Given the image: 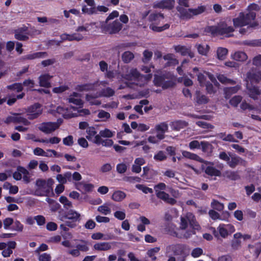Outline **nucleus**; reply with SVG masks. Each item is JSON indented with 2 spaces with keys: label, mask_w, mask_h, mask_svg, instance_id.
<instances>
[{
  "label": "nucleus",
  "mask_w": 261,
  "mask_h": 261,
  "mask_svg": "<svg viewBox=\"0 0 261 261\" xmlns=\"http://www.w3.org/2000/svg\"><path fill=\"white\" fill-rule=\"evenodd\" d=\"M169 229L166 230L167 232L173 236L180 238H188L195 233V230L200 229V226L196 221L195 216L191 213H187L186 215L180 217V223L178 232L174 231L175 226L170 224L168 226Z\"/></svg>",
  "instance_id": "f257e3e1"
},
{
  "label": "nucleus",
  "mask_w": 261,
  "mask_h": 261,
  "mask_svg": "<svg viewBox=\"0 0 261 261\" xmlns=\"http://www.w3.org/2000/svg\"><path fill=\"white\" fill-rule=\"evenodd\" d=\"M152 74L143 75L136 68L127 69L126 73L122 74V79L126 81L123 84L119 87V89H122L126 87L134 88L135 86L143 87L147 85L152 78Z\"/></svg>",
  "instance_id": "f03ea898"
},
{
  "label": "nucleus",
  "mask_w": 261,
  "mask_h": 261,
  "mask_svg": "<svg viewBox=\"0 0 261 261\" xmlns=\"http://www.w3.org/2000/svg\"><path fill=\"white\" fill-rule=\"evenodd\" d=\"M259 10L257 5L252 4L248 7L246 13H240L238 17L233 19V24L235 27H242L248 25V28L253 27L256 25L252 22L256 17L255 11Z\"/></svg>",
  "instance_id": "7ed1b4c3"
},
{
  "label": "nucleus",
  "mask_w": 261,
  "mask_h": 261,
  "mask_svg": "<svg viewBox=\"0 0 261 261\" xmlns=\"http://www.w3.org/2000/svg\"><path fill=\"white\" fill-rule=\"evenodd\" d=\"M54 181L51 178L47 180L39 178L35 184L34 190L33 193L38 196H47L53 192V185Z\"/></svg>",
  "instance_id": "20e7f679"
},
{
  "label": "nucleus",
  "mask_w": 261,
  "mask_h": 261,
  "mask_svg": "<svg viewBox=\"0 0 261 261\" xmlns=\"http://www.w3.org/2000/svg\"><path fill=\"white\" fill-rule=\"evenodd\" d=\"M261 80V74L259 72H251L247 73V88L249 96L253 99H256L257 96L261 94L260 90L257 87L252 85L254 83H256Z\"/></svg>",
  "instance_id": "39448f33"
},
{
  "label": "nucleus",
  "mask_w": 261,
  "mask_h": 261,
  "mask_svg": "<svg viewBox=\"0 0 261 261\" xmlns=\"http://www.w3.org/2000/svg\"><path fill=\"white\" fill-rule=\"evenodd\" d=\"M168 129V125L166 122H162L156 124L154 128L150 130V133H156V136H150L148 138V141L152 144H158L165 138V134Z\"/></svg>",
  "instance_id": "423d86ee"
},
{
  "label": "nucleus",
  "mask_w": 261,
  "mask_h": 261,
  "mask_svg": "<svg viewBox=\"0 0 261 261\" xmlns=\"http://www.w3.org/2000/svg\"><path fill=\"white\" fill-rule=\"evenodd\" d=\"M164 18V15L162 13H153L149 16V20L150 21L154 22L149 25V28L153 31L160 32L166 30L170 27V24L166 23L162 27L157 25L158 22L163 20Z\"/></svg>",
  "instance_id": "0eeeda50"
},
{
  "label": "nucleus",
  "mask_w": 261,
  "mask_h": 261,
  "mask_svg": "<svg viewBox=\"0 0 261 261\" xmlns=\"http://www.w3.org/2000/svg\"><path fill=\"white\" fill-rule=\"evenodd\" d=\"M153 82L155 85L162 87L163 89H167L174 85L172 81V75L169 73L162 75L155 74Z\"/></svg>",
  "instance_id": "6e6552de"
},
{
  "label": "nucleus",
  "mask_w": 261,
  "mask_h": 261,
  "mask_svg": "<svg viewBox=\"0 0 261 261\" xmlns=\"http://www.w3.org/2000/svg\"><path fill=\"white\" fill-rule=\"evenodd\" d=\"M235 230L234 226L231 224H220L217 228V230L214 229L213 234L217 238L220 236L223 239H226Z\"/></svg>",
  "instance_id": "1a4fd4ad"
},
{
  "label": "nucleus",
  "mask_w": 261,
  "mask_h": 261,
  "mask_svg": "<svg viewBox=\"0 0 261 261\" xmlns=\"http://www.w3.org/2000/svg\"><path fill=\"white\" fill-rule=\"evenodd\" d=\"M211 31L217 35H223L229 37L231 36V33L234 31V29L231 26H228L227 24L222 23L217 27H212Z\"/></svg>",
  "instance_id": "9d476101"
},
{
  "label": "nucleus",
  "mask_w": 261,
  "mask_h": 261,
  "mask_svg": "<svg viewBox=\"0 0 261 261\" xmlns=\"http://www.w3.org/2000/svg\"><path fill=\"white\" fill-rule=\"evenodd\" d=\"M177 11L182 18H190L193 15H197L203 13L205 10L204 6H201L195 9H185L180 7H177Z\"/></svg>",
  "instance_id": "9b49d317"
},
{
  "label": "nucleus",
  "mask_w": 261,
  "mask_h": 261,
  "mask_svg": "<svg viewBox=\"0 0 261 261\" xmlns=\"http://www.w3.org/2000/svg\"><path fill=\"white\" fill-rule=\"evenodd\" d=\"M187 247L182 244H172L166 247V253H172L174 255H185L187 253Z\"/></svg>",
  "instance_id": "f8f14e48"
},
{
  "label": "nucleus",
  "mask_w": 261,
  "mask_h": 261,
  "mask_svg": "<svg viewBox=\"0 0 261 261\" xmlns=\"http://www.w3.org/2000/svg\"><path fill=\"white\" fill-rule=\"evenodd\" d=\"M60 123L58 122H46L40 124L38 128L42 132L49 134H51L60 126Z\"/></svg>",
  "instance_id": "ddd939ff"
},
{
  "label": "nucleus",
  "mask_w": 261,
  "mask_h": 261,
  "mask_svg": "<svg viewBox=\"0 0 261 261\" xmlns=\"http://www.w3.org/2000/svg\"><path fill=\"white\" fill-rule=\"evenodd\" d=\"M205 166L202 165V168L204 172L208 175L211 176H220L221 172L220 170L215 168L214 166V164L213 162L204 161L203 162Z\"/></svg>",
  "instance_id": "4468645a"
},
{
  "label": "nucleus",
  "mask_w": 261,
  "mask_h": 261,
  "mask_svg": "<svg viewBox=\"0 0 261 261\" xmlns=\"http://www.w3.org/2000/svg\"><path fill=\"white\" fill-rule=\"evenodd\" d=\"M25 112L29 119H34L42 114V109L40 104L35 103L30 106Z\"/></svg>",
  "instance_id": "2eb2a0df"
},
{
  "label": "nucleus",
  "mask_w": 261,
  "mask_h": 261,
  "mask_svg": "<svg viewBox=\"0 0 261 261\" xmlns=\"http://www.w3.org/2000/svg\"><path fill=\"white\" fill-rule=\"evenodd\" d=\"M32 174L27 169L21 167H17V180H22L25 183L31 181V177Z\"/></svg>",
  "instance_id": "dca6fc26"
},
{
  "label": "nucleus",
  "mask_w": 261,
  "mask_h": 261,
  "mask_svg": "<svg viewBox=\"0 0 261 261\" xmlns=\"http://www.w3.org/2000/svg\"><path fill=\"white\" fill-rule=\"evenodd\" d=\"M115 135V132H113L108 128H105L99 132L98 135L95 136L94 143L99 144L101 142V137L111 138Z\"/></svg>",
  "instance_id": "f3484780"
},
{
  "label": "nucleus",
  "mask_w": 261,
  "mask_h": 261,
  "mask_svg": "<svg viewBox=\"0 0 261 261\" xmlns=\"http://www.w3.org/2000/svg\"><path fill=\"white\" fill-rule=\"evenodd\" d=\"M60 38L61 39V41L60 42H62L64 41H80L82 40L84 36L82 34L78 33H74L71 34H63L60 36Z\"/></svg>",
  "instance_id": "a211bd4d"
},
{
  "label": "nucleus",
  "mask_w": 261,
  "mask_h": 261,
  "mask_svg": "<svg viewBox=\"0 0 261 261\" xmlns=\"http://www.w3.org/2000/svg\"><path fill=\"white\" fill-rule=\"evenodd\" d=\"M175 5L174 0H162L153 4V7L160 9H171Z\"/></svg>",
  "instance_id": "6ab92c4d"
},
{
  "label": "nucleus",
  "mask_w": 261,
  "mask_h": 261,
  "mask_svg": "<svg viewBox=\"0 0 261 261\" xmlns=\"http://www.w3.org/2000/svg\"><path fill=\"white\" fill-rule=\"evenodd\" d=\"M21 114L17 112V131L24 132L27 129V126L29 125V122L21 116Z\"/></svg>",
  "instance_id": "aec40b11"
},
{
  "label": "nucleus",
  "mask_w": 261,
  "mask_h": 261,
  "mask_svg": "<svg viewBox=\"0 0 261 261\" xmlns=\"http://www.w3.org/2000/svg\"><path fill=\"white\" fill-rule=\"evenodd\" d=\"M208 214L210 217L214 220H220L227 221L229 217V213L226 211L223 213V217H221L218 212L213 210L209 211Z\"/></svg>",
  "instance_id": "412c9836"
},
{
  "label": "nucleus",
  "mask_w": 261,
  "mask_h": 261,
  "mask_svg": "<svg viewBox=\"0 0 261 261\" xmlns=\"http://www.w3.org/2000/svg\"><path fill=\"white\" fill-rule=\"evenodd\" d=\"M156 196L158 198L162 199L164 202L171 205H173L176 202L175 199L170 197L169 195L165 193L164 191L158 192V193H156Z\"/></svg>",
  "instance_id": "4be33fe9"
},
{
  "label": "nucleus",
  "mask_w": 261,
  "mask_h": 261,
  "mask_svg": "<svg viewBox=\"0 0 261 261\" xmlns=\"http://www.w3.org/2000/svg\"><path fill=\"white\" fill-rule=\"evenodd\" d=\"M52 76L48 73H44L41 74L39 77V85L41 87L48 88L50 87V80Z\"/></svg>",
  "instance_id": "5701e85b"
},
{
  "label": "nucleus",
  "mask_w": 261,
  "mask_h": 261,
  "mask_svg": "<svg viewBox=\"0 0 261 261\" xmlns=\"http://www.w3.org/2000/svg\"><path fill=\"white\" fill-rule=\"evenodd\" d=\"M75 188L82 192H90L93 190L94 186L91 184L80 182L75 185Z\"/></svg>",
  "instance_id": "b1692460"
},
{
  "label": "nucleus",
  "mask_w": 261,
  "mask_h": 261,
  "mask_svg": "<svg viewBox=\"0 0 261 261\" xmlns=\"http://www.w3.org/2000/svg\"><path fill=\"white\" fill-rule=\"evenodd\" d=\"M70 109H65L63 107L59 106L56 109L57 113L61 114L65 118H70L77 117V115L74 114L70 112Z\"/></svg>",
  "instance_id": "393cba45"
},
{
  "label": "nucleus",
  "mask_w": 261,
  "mask_h": 261,
  "mask_svg": "<svg viewBox=\"0 0 261 261\" xmlns=\"http://www.w3.org/2000/svg\"><path fill=\"white\" fill-rule=\"evenodd\" d=\"M68 101L70 103H72L79 106H82L83 103L81 99V95L76 92H73L71 94L68 98Z\"/></svg>",
  "instance_id": "a878e982"
},
{
  "label": "nucleus",
  "mask_w": 261,
  "mask_h": 261,
  "mask_svg": "<svg viewBox=\"0 0 261 261\" xmlns=\"http://www.w3.org/2000/svg\"><path fill=\"white\" fill-rule=\"evenodd\" d=\"M28 27L22 26L17 29V40H25L28 39Z\"/></svg>",
  "instance_id": "bb28decb"
},
{
  "label": "nucleus",
  "mask_w": 261,
  "mask_h": 261,
  "mask_svg": "<svg viewBox=\"0 0 261 261\" xmlns=\"http://www.w3.org/2000/svg\"><path fill=\"white\" fill-rule=\"evenodd\" d=\"M113 205L111 202H106L97 207V211L104 215H108L111 213V206Z\"/></svg>",
  "instance_id": "cd10ccee"
},
{
  "label": "nucleus",
  "mask_w": 261,
  "mask_h": 261,
  "mask_svg": "<svg viewBox=\"0 0 261 261\" xmlns=\"http://www.w3.org/2000/svg\"><path fill=\"white\" fill-rule=\"evenodd\" d=\"M121 28L122 24L118 20H116L108 24L107 30L110 33H116L118 32Z\"/></svg>",
  "instance_id": "c85d7f7f"
},
{
  "label": "nucleus",
  "mask_w": 261,
  "mask_h": 261,
  "mask_svg": "<svg viewBox=\"0 0 261 261\" xmlns=\"http://www.w3.org/2000/svg\"><path fill=\"white\" fill-rule=\"evenodd\" d=\"M111 244L105 242L97 243L93 246L94 249L97 251H107L111 249Z\"/></svg>",
  "instance_id": "c756f323"
},
{
  "label": "nucleus",
  "mask_w": 261,
  "mask_h": 261,
  "mask_svg": "<svg viewBox=\"0 0 261 261\" xmlns=\"http://www.w3.org/2000/svg\"><path fill=\"white\" fill-rule=\"evenodd\" d=\"M245 161L242 159L240 157L237 155L230 156L229 160L227 162V164L231 168H234L240 164H243Z\"/></svg>",
  "instance_id": "7c9ffc66"
},
{
  "label": "nucleus",
  "mask_w": 261,
  "mask_h": 261,
  "mask_svg": "<svg viewBox=\"0 0 261 261\" xmlns=\"http://www.w3.org/2000/svg\"><path fill=\"white\" fill-rule=\"evenodd\" d=\"M181 153L182 156L186 158L195 160L200 163L204 162V160L196 154L186 150L181 151Z\"/></svg>",
  "instance_id": "2f4dec72"
},
{
  "label": "nucleus",
  "mask_w": 261,
  "mask_h": 261,
  "mask_svg": "<svg viewBox=\"0 0 261 261\" xmlns=\"http://www.w3.org/2000/svg\"><path fill=\"white\" fill-rule=\"evenodd\" d=\"M47 56L46 52H36L32 53L26 55L24 57L25 59L34 60L36 59L45 58Z\"/></svg>",
  "instance_id": "473e14b6"
},
{
  "label": "nucleus",
  "mask_w": 261,
  "mask_h": 261,
  "mask_svg": "<svg viewBox=\"0 0 261 261\" xmlns=\"http://www.w3.org/2000/svg\"><path fill=\"white\" fill-rule=\"evenodd\" d=\"M231 58L237 61L244 62L247 59L248 57L245 53L242 51H238L231 55Z\"/></svg>",
  "instance_id": "72a5a7b5"
},
{
  "label": "nucleus",
  "mask_w": 261,
  "mask_h": 261,
  "mask_svg": "<svg viewBox=\"0 0 261 261\" xmlns=\"http://www.w3.org/2000/svg\"><path fill=\"white\" fill-rule=\"evenodd\" d=\"M98 93H96L94 95L91 94H88L86 95V99L92 105H99L101 102L97 98L99 96H97Z\"/></svg>",
  "instance_id": "f704fd0d"
},
{
  "label": "nucleus",
  "mask_w": 261,
  "mask_h": 261,
  "mask_svg": "<svg viewBox=\"0 0 261 261\" xmlns=\"http://www.w3.org/2000/svg\"><path fill=\"white\" fill-rule=\"evenodd\" d=\"M126 197V194L121 191H116L112 195V199L115 201L119 202Z\"/></svg>",
  "instance_id": "c9c22d12"
},
{
  "label": "nucleus",
  "mask_w": 261,
  "mask_h": 261,
  "mask_svg": "<svg viewBox=\"0 0 261 261\" xmlns=\"http://www.w3.org/2000/svg\"><path fill=\"white\" fill-rule=\"evenodd\" d=\"M115 91L113 89L110 87L102 89L100 92H98L97 96L111 97L114 95Z\"/></svg>",
  "instance_id": "e433bc0d"
},
{
  "label": "nucleus",
  "mask_w": 261,
  "mask_h": 261,
  "mask_svg": "<svg viewBox=\"0 0 261 261\" xmlns=\"http://www.w3.org/2000/svg\"><path fill=\"white\" fill-rule=\"evenodd\" d=\"M86 138L90 141H93L94 143V139L95 136H96V131L94 127H89L87 128Z\"/></svg>",
  "instance_id": "4c0bfd02"
},
{
  "label": "nucleus",
  "mask_w": 261,
  "mask_h": 261,
  "mask_svg": "<svg viewBox=\"0 0 261 261\" xmlns=\"http://www.w3.org/2000/svg\"><path fill=\"white\" fill-rule=\"evenodd\" d=\"M114 207H113V210H116V211L114 213V217L120 220H123L125 218L126 214L125 211L124 210H116L117 206L114 205Z\"/></svg>",
  "instance_id": "58836bf2"
},
{
  "label": "nucleus",
  "mask_w": 261,
  "mask_h": 261,
  "mask_svg": "<svg viewBox=\"0 0 261 261\" xmlns=\"http://www.w3.org/2000/svg\"><path fill=\"white\" fill-rule=\"evenodd\" d=\"M95 24V23L91 22L86 23L84 25L79 26L76 29V33L81 34L82 32L89 31L90 30H91V28Z\"/></svg>",
  "instance_id": "ea45409f"
},
{
  "label": "nucleus",
  "mask_w": 261,
  "mask_h": 261,
  "mask_svg": "<svg viewBox=\"0 0 261 261\" xmlns=\"http://www.w3.org/2000/svg\"><path fill=\"white\" fill-rule=\"evenodd\" d=\"M97 117L101 121L106 122L111 118V115L109 113L100 110L98 111Z\"/></svg>",
  "instance_id": "a19ab883"
},
{
  "label": "nucleus",
  "mask_w": 261,
  "mask_h": 261,
  "mask_svg": "<svg viewBox=\"0 0 261 261\" xmlns=\"http://www.w3.org/2000/svg\"><path fill=\"white\" fill-rule=\"evenodd\" d=\"M228 54V50L223 47H219L217 50V58L220 60H223Z\"/></svg>",
  "instance_id": "79ce46f5"
},
{
  "label": "nucleus",
  "mask_w": 261,
  "mask_h": 261,
  "mask_svg": "<svg viewBox=\"0 0 261 261\" xmlns=\"http://www.w3.org/2000/svg\"><path fill=\"white\" fill-rule=\"evenodd\" d=\"M195 101L199 105L205 104L208 102V98L206 96L201 94L199 92H196Z\"/></svg>",
  "instance_id": "37998d69"
},
{
  "label": "nucleus",
  "mask_w": 261,
  "mask_h": 261,
  "mask_svg": "<svg viewBox=\"0 0 261 261\" xmlns=\"http://www.w3.org/2000/svg\"><path fill=\"white\" fill-rule=\"evenodd\" d=\"M198 53L203 56H206L209 49L210 47L207 44H198L196 45Z\"/></svg>",
  "instance_id": "c03bdc74"
},
{
  "label": "nucleus",
  "mask_w": 261,
  "mask_h": 261,
  "mask_svg": "<svg viewBox=\"0 0 261 261\" xmlns=\"http://www.w3.org/2000/svg\"><path fill=\"white\" fill-rule=\"evenodd\" d=\"M80 217V214L77 212L70 210L66 215V218L68 219H71L73 221H77Z\"/></svg>",
  "instance_id": "a18cd8bd"
},
{
  "label": "nucleus",
  "mask_w": 261,
  "mask_h": 261,
  "mask_svg": "<svg viewBox=\"0 0 261 261\" xmlns=\"http://www.w3.org/2000/svg\"><path fill=\"white\" fill-rule=\"evenodd\" d=\"M134 54L129 51H125L122 55V59L123 61L126 63L130 62L134 59Z\"/></svg>",
  "instance_id": "49530a36"
},
{
  "label": "nucleus",
  "mask_w": 261,
  "mask_h": 261,
  "mask_svg": "<svg viewBox=\"0 0 261 261\" xmlns=\"http://www.w3.org/2000/svg\"><path fill=\"white\" fill-rule=\"evenodd\" d=\"M193 71L196 73V75L197 76L198 81L201 86H203L205 85V77L203 74L201 73L198 72V69L197 67H195L193 68Z\"/></svg>",
  "instance_id": "de8ad7c7"
},
{
  "label": "nucleus",
  "mask_w": 261,
  "mask_h": 261,
  "mask_svg": "<svg viewBox=\"0 0 261 261\" xmlns=\"http://www.w3.org/2000/svg\"><path fill=\"white\" fill-rule=\"evenodd\" d=\"M212 145L208 142H200V148H201L202 152L204 153H208L209 152H211L212 150Z\"/></svg>",
  "instance_id": "09e8293b"
},
{
  "label": "nucleus",
  "mask_w": 261,
  "mask_h": 261,
  "mask_svg": "<svg viewBox=\"0 0 261 261\" xmlns=\"http://www.w3.org/2000/svg\"><path fill=\"white\" fill-rule=\"evenodd\" d=\"M16 243L15 242H12L7 248L5 249L2 251V255L4 257H8L12 253V248H14L15 247Z\"/></svg>",
  "instance_id": "8fccbe9b"
},
{
  "label": "nucleus",
  "mask_w": 261,
  "mask_h": 261,
  "mask_svg": "<svg viewBox=\"0 0 261 261\" xmlns=\"http://www.w3.org/2000/svg\"><path fill=\"white\" fill-rule=\"evenodd\" d=\"M217 78H218V80L222 84H230V85H233V84H236V82L233 80H232L227 78L226 76H225L223 74H219L217 76Z\"/></svg>",
  "instance_id": "3c124183"
},
{
  "label": "nucleus",
  "mask_w": 261,
  "mask_h": 261,
  "mask_svg": "<svg viewBox=\"0 0 261 261\" xmlns=\"http://www.w3.org/2000/svg\"><path fill=\"white\" fill-rule=\"evenodd\" d=\"M164 59L168 61L167 64L169 65H176L178 64V61L174 58V56L172 54H167L164 56Z\"/></svg>",
  "instance_id": "603ef678"
},
{
  "label": "nucleus",
  "mask_w": 261,
  "mask_h": 261,
  "mask_svg": "<svg viewBox=\"0 0 261 261\" xmlns=\"http://www.w3.org/2000/svg\"><path fill=\"white\" fill-rule=\"evenodd\" d=\"M174 49L177 53H179L184 56L190 53V50L184 46L177 45L174 47Z\"/></svg>",
  "instance_id": "864d4df0"
},
{
  "label": "nucleus",
  "mask_w": 261,
  "mask_h": 261,
  "mask_svg": "<svg viewBox=\"0 0 261 261\" xmlns=\"http://www.w3.org/2000/svg\"><path fill=\"white\" fill-rule=\"evenodd\" d=\"M59 201L64 205V207L66 209H69L72 206L71 202L65 196H62L60 197Z\"/></svg>",
  "instance_id": "5fc2aeb1"
},
{
  "label": "nucleus",
  "mask_w": 261,
  "mask_h": 261,
  "mask_svg": "<svg viewBox=\"0 0 261 261\" xmlns=\"http://www.w3.org/2000/svg\"><path fill=\"white\" fill-rule=\"evenodd\" d=\"M44 157L47 158H51V157H57L59 158L61 156V154L58 153L56 151L53 149H47L46 151H45V153L44 155Z\"/></svg>",
  "instance_id": "6e6d98bb"
},
{
  "label": "nucleus",
  "mask_w": 261,
  "mask_h": 261,
  "mask_svg": "<svg viewBox=\"0 0 261 261\" xmlns=\"http://www.w3.org/2000/svg\"><path fill=\"white\" fill-rule=\"evenodd\" d=\"M82 11L83 13L88 15L96 14V7L88 8L86 5L83 6Z\"/></svg>",
  "instance_id": "4d7b16f0"
},
{
  "label": "nucleus",
  "mask_w": 261,
  "mask_h": 261,
  "mask_svg": "<svg viewBox=\"0 0 261 261\" xmlns=\"http://www.w3.org/2000/svg\"><path fill=\"white\" fill-rule=\"evenodd\" d=\"M211 206L214 209H215L218 211H222L224 208V206L223 203H220L216 200H213L212 202H211Z\"/></svg>",
  "instance_id": "13d9d810"
},
{
  "label": "nucleus",
  "mask_w": 261,
  "mask_h": 261,
  "mask_svg": "<svg viewBox=\"0 0 261 261\" xmlns=\"http://www.w3.org/2000/svg\"><path fill=\"white\" fill-rule=\"evenodd\" d=\"M160 247H154L153 248L150 249L147 251V255L151 257L152 260H155L156 259L155 255L158 253L160 251Z\"/></svg>",
  "instance_id": "bf43d9fd"
},
{
  "label": "nucleus",
  "mask_w": 261,
  "mask_h": 261,
  "mask_svg": "<svg viewBox=\"0 0 261 261\" xmlns=\"http://www.w3.org/2000/svg\"><path fill=\"white\" fill-rule=\"evenodd\" d=\"M248 248L250 249L255 248L254 254L256 256V257H257L259 256L260 253L261 252V242H258L254 245H249Z\"/></svg>",
  "instance_id": "052dcab7"
},
{
  "label": "nucleus",
  "mask_w": 261,
  "mask_h": 261,
  "mask_svg": "<svg viewBox=\"0 0 261 261\" xmlns=\"http://www.w3.org/2000/svg\"><path fill=\"white\" fill-rule=\"evenodd\" d=\"M127 169V166L124 163L118 164L116 166V171L120 174L124 173Z\"/></svg>",
  "instance_id": "680f3d73"
},
{
  "label": "nucleus",
  "mask_w": 261,
  "mask_h": 261,
  "mask_svg": "<svg viewBox=\"0 0 261 261\" xmlns=\"http://www.w3.org/2000/svg\"><path fill=\"white\" fill-rule=\"evenodd\" d=\"M136 188L142 191L145 194L153 193V190L151 188H148L143 185H136Z\"/></svg>",
  "instance_id": "e2e57ef3"
},
{
  "label": "nucleus",
  "mask_w": 261,
  "mask_h": 261,
  "mask_svg": "<svg viewBox=\"0 0 261 261\" xmlns=\"http://www.w3.org/2000/svg\"><path fill=\"white\" fill-rule=\"evenodd\" d=\"M242 97L241 96H234L230 100L229 103L233 107H236L241 101Z\"/></svg>",
  "instance_id": "0e129e2a"
},
{
  "label": "nucleus",
  "mask_w": 261,
  "mask_h": 261,
  "mask_svg": "<svg viewBox=\"0 0 261 261\" xmlns=\"http://www.w3.org/2000/svg\"><path fill=\"white\" fill-rule=\"evenodd\" d=\"M76 248L79 251L83 252L87 251L89 250L88 244L86 242H82L81 243L76 245Z\"/></svg>",
  "instance_id": "69168bd1"
},
{
  "label": "nucleus",
  "mask_w": 261,
  "mask_h": 261,
  "mask_svg": "<svg viewBox=\"0 0 261 261\" xmlns=\"http://www.w3.org/2000/svg\"><path fill=\"white\" fill-rule=\"evenodd\" d=\"M51 259V255L47 253L42 254L38 253V260L39 261H50Z\"/></svg>",
  "instance_id": "338daca9"
},
{
  "label": "nucleus",
  "mask_w": 261,
  "mask_h": 261,
  "mask_svg": "<svg viewBox=\"0 0 261 261\" xmlns=\"http://www.w3.org/2000/svg\"><path fill=\"white\" fill-rule=\"evenodd\" d=\"M152 56V53L148 50H146L143 53V58L142 61L144 63H147L151 58Z\"/></svg>",
  "instance_id": "774afa93"
}]
</instances>
